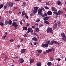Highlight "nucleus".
Listing matches in <instances>:
<instances>
[{
  "label": "nucleus",
  "instance_id": "obj_1",
  "mask_svg": "<svg viewBox=\"0 0 66 66\" xmlns=\"http://www.w3.org/2000/svg\"><path fill=\"white\" fill-rule=\"evenodd\" d=\"M58 13L56 11V12H53V13L54 14H55L57 15H61V14H63V11H61L59 10L58 11Z\"/></svg>",
  "mask_w": 66,
  "mask_h": 66
},
{
  "label": "nucleus",
  "instance_id": "obj_2",
  "mask_svg": "<svg viewBox=\"0 0 66 66\" xmlns=\"http://www.w3.org/2000/svg\"><path fill=\"white\" fill-rule=\"evenodd\" d=\"M47 33H49V32H51V33H53V32H52V28H51L48 27L47 29Z\"/></svg>",
  "mask_w": 66,
  "mask_h": 66
},
{
  "label": "nucleus",
  "instance_id": "obj_3",
  "mask_svg": "<svg viewBox=\"0 0 66 66\" xmlns=\"http://www.w3.org/2000/svg\"><path fill=\"white\" fill-rule=\"evenodd\" d=\"M46 43L50 45H53V40L51 42H50V41H47Z\"/></svg>",
  "mask_w": 66,
  "mask_h": 66
},
{
  "label": "nucleus",
  "instance_id": "obj_4",
  "mask_svg": "<svg viewBox=\"0 0 66 66\" xmlns=\"http://www.w3.org/2000/svg\"><path fill=\"white\" fill-rule=\"evenodd\" d=\"M38 15L40 14L41 13H42V12H43V10L41 9L40 8H39L38 11Z\"/></svg>",
  "mask_w": 66,
  "mask_h": 66
},
{
  "label": "nucleus",
  "instance_id": "obj_5",
  "mask_svg": "<svg viewBox=\"0 0 66 66\" xmlns=\"http://www.w3.org/2000/svg\"><path fill=\"white\" fill-rule=\"evenodd\" d=\"M12 26H14L15 28H16V27H18V24H16L15 22H13L12 23Z\"/></svg>",
  "mask_w": 66,
  "mask_h": 66
},
{
  "label": "nucleus",
  "instance_id": "obj_6",
  "mask_svg": "<svg viewBox=\"0 0 66 66\" xmlns=\"http://www.w3.org/2000/svg\"><path fill=\"white\" fill-rule=\"evenodd\" d=\"M42 47H48L49 45L47 44H42L41 45Z\"/></svg>",
  "mask_w": 66,
  "mask_h": 66
},
{
  "label": "nucleus",
  "instance_id": "obj_7",
  "mask_svg": "<svg viewBox=\"0 0 66 66\" xmlns=\"http://www.w3.org/2000/svg\"><path fill=\"white\" fill-rule=\"evenodd\" d=\"M19 61L21 63H22L24 62V60L23 59L21 58L19 60Z\"/></svg>",
  "mask_w": 66,
  "mask_h": 66
},
{
  "label": "nucleus",
  "instance_id": "obj_8",
  "mask_svg": "<svg viewBox=\"0 0 66 66\" xmlns=\"http://www.w3.org/2000/svg\"><path fill=\"white\" fill-rule=\"evenodd\" d=\"M54 43L56 45H58L59 44V43L57 41H55L53 40V43Z\"/></svg>",
  "mask_w": 66,
  "mask_h": 66
},
{
  "label": "nucleus",
  "instance_id": "obj_9",
  "mask_svg": "<svg viewBox=\"0 0 66 66\" xmlns=\"http://www.w3.org/2000/svg\"><path fill=\"white\" fill-rule=\"evenodd\" d=\"M48 19H49V17L48 16H46L43 19L44 21H46L48 20Z\"/></svg>",
  "mask_w": 66,
  "mask_h": 66
},
{
  "label": "nucleus",
  "instance_id": "obj_10",
  "mask_svg": "<svg viewBox=\"0 0 66 66\" xmlns=\"http://www.w3.org/2000/svg\"><path fill=\"white\" fill-rule=\"evenodd\" d=\"M52 14V12L50 11H49L47 12V15H51Z\"/></svg>",
  "mask_w": 66,
  "mask_h": 66
},
{
  "label": "nucleus",
  "instance_id": "obj_11",
  "mask_svg": "<svg viewBox=\"0 0 66 66\" xmlns=\"http://www.w3.org/2000/svg\"><path fill=\"white\" fill-rule=\"evenodd\" d=\"M27 13H26L25 12L23 11L22 14V16H23L24 15H25L26 16V15H27Z\"/></svg>",
  "mask_w": 66,
  "mask_h": 66
},
{
  "label": "nucleus",
  "instance_id": "obj_12",
  "mask_svg": "<svg viewBox=\"0 0 66 66\" xmlns=\"http://www.w3.org/2000/svg\"><path fill=\"white\" fill-rule=\"evenodd\" d=\"M21 53H24L26 51V49H22L21 50Z\"/></svg>",
  "mask_w": 66,
  "mask_h": 66
},
{
  "label": "nucleus",
  "instance_id": "obj_13",
  "mask_svg": "<svg viewBox=\"0 0 66 66\" xmlns=\"http://www.w3.org/2000/svg\"><path fill=\"white\" fill-rule=\"evenodd\" d=\"M34 59H30V64H31L32 63H33L34 61Z\"/></svg>",
  "mask_w": 66,
  "mask_h": 66
},
{
  "label": "nucleus",
  "instance_id": "obj_14",
  "mask_svg": "<svg viewBox=\"0 0 66 66\" xmlns=\"http://www.w3.org/2000/svg\"><path fill=\"white\" fill-rule=\"evenodd\" d=\"M52 11H56H56H57V10H56V9H55L54 7H52Z\"/></svg>",
  "mask_w": 66,
  "mask_h": 66
},
{
  "label": "nucleus",
  "instance_id": "obj_15",
  "mask_svg": "<svg viewBox=\"0 0 66 66\" xmlns=\"http://www.w3.org/2000/svg\"><path fill=\"white\" fill-rule=\"evenodd\" d=\"M13 4L12 3L11 4L8 5V7H9V6H10V7H12L13 6Z\"/></svg>",
  "mask_w": 66,
  "mask_h": 66
},
{
  "label": "nucleus",
  "instance_id": "obj_16",
  "mask_svg": "<svg viewBox=\"0 0 66 66\" xmlns=\"http://www.w3.org/2000/svg\"><path fill=\"white\" fill-rule=\"evenodd\" d=\"M37 51L39 53H41L42 52V51L40 50H37Z\"/></svg>",
  "mask_w": 66,
  "mask_h": 66
},
{
  "label": "nucleus",
  "instance_id": "obj_17",
  "mask_svg": "<svg viewBox=\"0 0 66 66\" xmlns=\"http://www.w3.org/2000/svg\"><path fill=\"white\" fill-rule=\"evenodd\" d=\"M47 65L48 66H51V65H52V63L50 62H48L47 63Z\"/></svg>",
  "mask_w": 66,
  "mask_h": 66
},
{
  "label": "nucleus",
  "instance_id": "obj_18",
  "mask_svg": "<svg viewBox=\"0 0 66 66\" xmlns=\"http://www.w3.org/2000/svg\"><path fill=\"white\" fill-rule=\"evenodd\" d=\"M44 23L47 24H48V25H49V24H50V23L48 21H44Z\"/></svg>",
  "mask_w": 66,
  "mask_h": 66
},
{
  "label": "nucleus",
  "instance_id": "obj_19",
  "mask_svg": "<svg viewBox=\"0 0 66 66\" xmlns=\"http://www.w3.org/2000/svg\"><path fill=\"white\" fill-rule=\"evenodd\" d=\"M62 39L64 41H66V37L65 36L63 37L62 38Z\"/></svg>",
  "mask_w": 66,
  "mask_h": 66
},
{
  "label": "nucleus",
  "instance_id": "obj_20",
  "mask_svg": "<svg viewBox=\"0 0 66 66\" xmlns=\"http://www.w3.org/2000/svg\"><path fill=\"white\" fill-rule=\"evenodd\" d=\"M8 23L9 24L11 25L12 23V21L11 20H9V21Z\"/></svg>",
  "mask_w": 66,
  "mask_h": 66
},
{
  "label": "nucleus",
  "instance_id": "obj_21",
  "mask_svg": "<svg viewBox=\"0 0 66 66\" xmlns=\"http://www.w3.org/2000/svg\"><path fill=\"white\" fill-rule=\"evenodd\" d=\"M61 35L62 37H64V36H65L66 35L64 33H63L61 34Z\"/></svg>",
  "mask_w": 66,
  "mask_h": 66
},
{
  "label": "nucleus",
  "instance_id": "obj_22",
  "mask_svg": "<svg viewBox=\"0 0 66 66\" xmlns=\"http://www.w3.org/2000/svg\"><path fill=\"white\" fill-rule=\"evenodd\" d=\"M33 13L34 14H35L37 12V11L36 10H33Z\"/></svg>",
  "mask_w": 66,
  "mask_h": 66
},
{
  "label": "nucleus",
  "instance_id": "obj_23",
  "mask_svg": "<svg viewBox=\"0 0 66 66\" xmlns=\"http://www.w3.org/2000/svg\"><path fill=\"white\" fill-rule=\"evenodd\" d=\"M32 39L35 41H37V39L35 37H34L32 38Z\"/></svg>",
  "mask_w": 66,
  "mask_h": 66
},
{
  "label": "nucleus",
  "instance_id": "obj_24",
  "mask_svg": "<svg viewBox=\"0 0 66 66\" xmlns=\"http://www.w3.org/2000/svg\"><path fill=\"white\" fill-rule=\"evenodd\" d=\"M35 29L37 32H39V28H35Z\"/></svg>",
  "mask_w": 66,
  "mask_h": 66
},
{
  "label": "nucleus",
  "instance_id": "obj_25",
  "mask_svg": "<svg viewBox=\"0 0 66 66\" xmlns=\"http://www.w3.org/2000/svg\"><path fill=\"white\" fill-rule=\"evenodd\" d=\"M3 7V5L2 4L0 5V9H1Z\"/></svg>",
  "mask_w": 66,
  "mask_h": 66
},
{
  "label": "nucleus",
  "instance_id": "obj_26",
  "mask_svg": "<svg viewBox=\"0 0 66 66\" xmlns=\"http://www.w3.org/2000/svg\"><path fill=\"white\" fill-rule=\"evenodd\" d=\"M37 66H40L42 65V64L40 63H38L37 64Z\"/></svg>",
  "mask_w": 66,
  "mask_h": 66
},
{
  "label": "nucleus",
  "instance_id": "obj_27",
  "mask_svg": "<svg viewBox=\"0 0 66 66\" xmlns=\"http://www.w3.org/2000/svg\"><path fill=\"white\" fill-rule=\"evenodd\" d=\"M56 28H57V26L54 25L53 27V30H54L55 29H56Z\"/></svg>",
  "mask_w": 66,
  "mask_h": 66
},
{
  "label": "nucleus",
  "instance_id": "obj_28",
  "mask_svg": "<svg viewBox=\"0 0 66 66\" xmlns=\"http://www.w3.org/2000/svg\"><path fill=\"white\" fill-rule=\"evenodd\" d=\"M40 15H41V16H42V17H45V14H42V13H40Z\"/></svg>",
  "mask_w": 66,
  "mask_h": 66
},
{
  "label": "nucleus",
  "instance_id": "obj_29",
  "mask_svg": "<svg viewBox=\"0 0 66 66\" xmlns=\"http://www.w3.org/2000/svg\"><path fill=\"white\" fill-rule=\"evenodd\" d=\"M38 7H34V9L35 10H36V11H37L38 9Z\"/></svg>",
  "mask_w": 66,
  "mask_h": 66
},
{
  "label": "nucleus",
  "instance_id": "obj_30",
  "mask_svg": "<svg viewBox=\"0 0 66 66\" xmlns=\"http://www.w3.org/2000/svg\"><path fill=\"white\" fill-rule=\"evenodd\" d=\"M46 5H50V3L47 2H46Z\"/></svg>",
  "mask_w": 66,
  "mask_h": 66
},
{
  "label": "nucleus",
  "instance_id": "obj_31",
  "mask_svg": "<svg viewBox=\"0 0 66 66\" xmlns=\"http://www.w3.org/2000/svg\"><path fill=\"white\" fill-rule=\"evenodd\" d=\"M27 30H28L29 32H30L31 30H32V28H28Z\"/></svg>",
  "mask_w": 66,
  "mask_h": 66
},
{
  "label": "nucleus",
  "instance_id": "obj_32",
  "mask_svg": "<svg viewBox=\"0 0 66 66\" xmlns=\"http://www.w3.org/2000/svg\"><path fill=\"white\" fill-rule=\"evenodd\" d=\"M8 23V21L7 20H6L5 21V24L6 25H7Z\"/></svg>",
  "mask_w": 66,
  "mask_h": 66
},
{
  "label": "nucleus",
  "instance_id": "obj_33",
  "mask_svg": "<svg viewBox=\"0 0 66 66\" xmlns=\"http://www.w3.org/2000/svg\"><path fill=\"white\" fill-rule=\"evenodd\" d=\"M23 30H27V27H23Z\"/></svg>",
  "mask_w": 66,
  "mask_h": 66
},
{
  "label": "nucleus",
  "instance_id": "obj_34",
  "mask_svg": "<svg viewBox=\"0 0 66 66\" xmlns=\"http://www.w3.org/2000/svg\"><path fill=\"white\" fill-rule=\"evenodd\" d=\"M6 37V35L3 36L2 37L3 39H4L5 38V37Z\"/></svg>",
  "mask_w": 66,
  "mask_h": 66
},
{
  "label": "nucleus",
  "instance_id": "obj_35",
  "mask_svg": "<svg viewBox=\"0 0 66 66\" xmlns=\"http://www.w3.org/2000/svg\"><path fill=\"white\" fill-rule=\"evenodd\" d=\"M50 60L51 61H52L53 60V58L52 57H51L50 58Z\"/></svg>",
  "mask_w": 66,
  "mask_h": 66
},
{
  "label": "nucleus",
  "instance_id": "obj_36",
  "mask_svg": "<svg viewBox=\"0 0 66 66\" xmlns=\"http://www.w3.org/2000/svg\"><path fill=\"white\" fill-rule=\"evenodd\" d=\"M23 36L25 37H27V36H28V34H25Z\"/></svg>",
  "mask_w": 66,
  "mask_h": 66
},
{
  "label": "nucleus",
  "instance_id": "obj_37",
  "mask_svg": "<svg viewBox=\"0 0 66 66\" xmlns=\"http://www.w3.org/2000/svg\"><path fill=\"white\" fill-rule=\"evenodd\" d=\"M57 3L58 5H60L61 3V2L60 1H58L57 2Z\"/></svg>",
  "mask_w": 66,
  "mask_h": 66
},
{
  "label": "nucleus",
  "instance_id": "obj_38",
  "mask_svg": "<svg viewBox=\"0 0 66 66\" xmlns=\"http://www.w3.org/2000/svg\"><path fill=\"white\" fill-rule=\"evenodd\" d=\"M43 26V25L42 24H40L39 25V27H42V26Z\"/></svg>",
  "mask_w": 66,
  "mask_h": 66
},
{
  "label": "nucleus",
  "instance_id": "obj_39",
  "mask_svg": "<svg viewBox=\"0 0 66 66\" xmlns=\"http://www.w3.org/2000/svg\"><path fill=\"white\" fill-rule=\"evenodd\" d=\"M7 6V5H5L4 7V9H6Z\"/></svg>",
  "mask_w": 66,
  "mask_h": 66
},
{
  "label": "nucleus",
  "instance_id": "obj_40",
  "mask_svg": "<svg viewBox=\"0 0 66 66\" xmlns=\"http://www.w3.org/2000/svg\"><path fill=\"white\" fill-rule=\"evenodd\" d=\"M19 57V56L18 55L15 58H14V59H18Z\"/></svg>",
  "mask_w": 66,
  "mask_h": 66
},
{
  "label": "nucleus",
  "instance_id": "obj_41",
  "mask_svg": "<svg viewBox=\"0 0 66 66\" xmlns=\"http://www.w3.org/2000/svg\"><path fill=\"white\" fill-rule=\"evenodd\" d=\"M40 21V20H39V19H38L37 20H36V22H39Z\"/></svg>",
  "mask_w": 66,
  "mask_h": 66
},
{
  "label": "nucleus",
  "instance_id": "obj_42",
  "mask_svg": "<svg viewBox=\"0 0 66 66\" xmlns=\"http://www.w3.org/2000/svg\"><path fill=\"white\" fill-rule=\"evenodd\" d=\"M45 8L47 10H48V9H49V7H48L47 6L45 7Z\"/></svg>",
  "mask_w": 66,
  "mask_h": 66
},
{
  "label": "nucleus",
  "instance_id": "obj_43",
  "mask_svg": "<svg viewBox=\"0 0 66 66\" xmlns=\"http://www.w3.org/2000/svg\"><path fill=\"white\" fill-rule=\"evenodd\" d=\"M0 25L1 26H4V24H3V23H1Z\"/></svg>",
  "mask_w": 66,
  "mask_h": 66
},
{
  "label": "nucleus",
  "instance_id": "obj_44",
  "mask_svg": "<svg viewBox=\"0 0 66 66\" xmlns=\"http://www.w3.org/2000/svg\"><path fill=\"white\" fill-rule=\"evenodd\" d=\"M25 16L26 17V18H27V19H28L29 18V17H28V16L27 15H26Z\"/></svg>",
  "mask_w": 66,
  "mask_h": 66
},
{
  "label": "nucleus",
  "instance_id": "obj_45",
  "mask_svg": "<svg viewBox=\"0 0 66 66\" xmlns=\"http://www.w3.org/2000/svg\"><path fill=\"white\" fill-rule=\"evenodd\" d=\"M48 51H49V52H51L52 51V50L51 49H50L48 50Z\"/></svg>",
  "mask_w": 66,
  "mask_h": 66
},
{
  "label": "nucleus",
  "instance_id": "obj_46",
  "mask_svg": "<svg viewBox=\"0 0 66 66\" xmlns=\"http://www.w3.org/2000/svg\"><path fill=\"white\" fill-rule=\"evenodd\" d=\"M41 9L42 10H43V11H45V9L42 7H41Z\"/></svg>",
  "mask_w": 66,
  "mask_h": 66
},
{
  "label": "nucleus",
  "instance_id": "obj_47",
  "mask_svg": "<svg viewBox=\"0 0 66 66\" xmlns=\"http://www.w3.org/2000/svg\"><path fill=\"white\" fill-rule=\"evenodd\" d=\"M20 14H21V12H19V13H18V15H20Z\"/></svg>",
  "mask_w": 66,
  "mask_h": 66
},
{
  "label": "nucleus",
  "instance_id": "obj_48",
  "mask_svg": "<svg viewBox=\"0 0 66 66\" xmlns=\"http://www.w3.org/2000/svg\"><path fill=\"white\" fill-rule=\"evenodd\" d=\"M10 42H11V43H12V42H13V39H12L10 40Z\"/></svg>",
  "mask_w": 66,
  "mask_h": 66
},
{
  "label": "nucleus",
  "instance_id": "obj_49",
  "mask_svg": "<svg viewBox=\"0 0 66 66\" xmlns=\"http://www.w3.org/2000/svg\"><path fill=\"white\" fill-rule=\"evenodd\" d=\"M23 38H22L21 39V40L20 41V42H22V41H23Z\"/></svg>",
  "mask_w": 66,
  "mask_h": 66
},
{
  "label": "nucleus",
  "instance_id": "obj_50",
  "mask_svg": "<svg viewBox=\"0 0 66 66\" xmlns=\"http://www.w3.org/2000/svg\"><path fill=\"white\" fill-rule=\"evenodd\" d=\"M46 52H47V53H49V51L48 50H47L46 51Z\"/></svg>",
  "mask_w": 66,
  "mask_h": 66
},
{
  "label": "nucleus",
  "instance_id": "obj_51",
  "mask_svg": "<svg viewBox=\"0 0 66 66\" xmlns=\"http://www.w3.org/2000/svg\"><path fill=\"white\" fill-rule=\"evenodd\" d=\"M37 44V42H35L34 43V44L35 45H36Z\"/></svg>",
  "mask_w": 66,
  "mask_h": 66
},
{
  "label": "nucleus",
  "instance_id": "obj_52",
  "mask_svg": "<svg viewBox=\"0 0 66 66\" xmlns=\"http://www.w3.org/2000/svg\"><path fill=\"white\" fill-rule=\"evenodd\" d=\"M57 61H61V60L60 59V58H59L57 59Z\"/></svg>",
  "mask_w": 66,
  "mask_h": 66
},
{
  "label": "nucleus",
  "instance_id": "obj_53",
  "mask_svg": "<svg viewBox=\"0 0 66 66\" xmlns=\"http://www.w3.org/2000/svg\"><path fill=\"white\" fill-rule=\"evenodd\" d=\"M20 24L21 25H22V24H23V23H22L21 22H20Z\"/></svg>",
  "mask_w": 66,
  "mask_h": 66
},
{
  "label": "nucleus",
  "instance_id": "obj_54",
  "mask_svg": "<svg viewBox=\"0 0 66 66\" xmlns=\"http://www.w3.org/2000/svg\"><path fill=\"white\" fill-rule=\"evenodd\" d=\"M43 54L45 55H46V52H43Z\"/></svg>",
  "mask_w": 66,
  "mask_h": 66
},
{
  "label": "nucleus",
  "instance_id": "obj_55",
  "mask_svg": "<svg viewBox=\"0 0 66 66\" xmlns=\"http://www.w3.org/2000/svg\"><path fill=\"white\" fill-rule=\"evenodd\" d=\"M17 19H16L14 20H13V21H17Z\"/></svg>",
  "mask_w": 66,
  "mask_h": 66
},
{
  "label": "nucleus",
  "instance_id": "obj_56",
  "mask_svg": "<svg viewBox=\"0 0 66 66\" xmlns=\"http://www.w3.org/2000/svg\"><path fill=\"white\" fill-rule=\"evenodd\" d=\"M44 14V15L45 16H47V13H45Z\"/></svg>",
  "mask_w": 66,
  "mask_h": 66
},
{
  "label": "nucleus",
  "instance_id": "obj_57",
  "mask_svg": "<svg viewBox=\"0 0 66 66\" xmlns=\"http://www.w3.org/2000/svg\"><path fill=\"white\" fill-rule=\"evenodd\" d=\"M34 35H36V36H38V35H37V34H36V33H34Z\"/></svg>",
  "mask_w": 66,
  "mask_h": 66
},
{
  "label": "nucleus",
  "instance_id": "obj_58",
  "mask_svg": "<svg viewBox=\"0 0 66 66\" xmlns=\"http://www.w3.org/2000/svg\"><path fill=\"white\" fill-rule=\"evenodd\" d=\"M7 59V57H5V59H4V61H6V59Z\"/></svg>",
  "mask_w": 66,
  "mask_h": 66
},
{
  "label": "nucleus",
  "instance_id": "obj_59",
  "mask_svg": "<svg viewBox=\"0 0 66 66\" xmlns=\"http://www.w3.org/2000/svg\"><path fill=\"white\" fill-rule=\"evenodd\" d=\"M58 24H60V23H61V22H57Z\"/></svg>",
  "mask_w": 66,
  "mask_h": 66
},
{
  "label": "nucleus",
  "instance_id": "obj_60",
  "mask_svg": "<svg viewBox=\"0 0 66 66\" xmlns=\"http://www.w3.org/2000/svg\"><path fill=\"white\" fill-rule=\"evenodd\" d=\"M9 13H10V14H11V13H12V11H9Z\"/></svg>",
  "mask_w": 66,
  "mask_h": 66
},
{
  "label": "nucleus",
  "instance_id": "obj_61",
  "mask_svg": "<svg viewBox=\"0 0 66 66\" xmlns=\"http://www.w3.org/2000/svg\"><path fill=\"white\" fill-rule=\"evenodd\" d=\"M54 26H57V23H55V24Z\"/></svg>",
  "mask_w": 66,
  "mask_h": 66
},
{
  "label": "nucleus",
  "instance_id": "obj_62",
  "mask_svg": "<svg viewBox=\"0 0 66 66\" xmlns=\"http://www.w3.org/2000/svg\"><path fill=\"white\" fill-rule=\"evenodd\" d=\"M22 21H24V22H25V20L23 19H22Z\"/></svg>",
  "mask_w": 66,
  "mask_h": 66
},
{
  "label": "nucleus",
  "instance_id": "obj_63",
  "mask_svg": "<svg viewBox=\"0 0 66 66\" xmlns=\"http://www.w3.org/2000/svg\"><path fill=\"white\" fill-rule=\"evenodd\" d=\"M33 13H31L30 14V16H33Z\"/></svg>",
  "mask_w": 66,
  "mask_h": 66
},
{
  "label": "nucleus",
  "instance_id": "obj_64",
  "mask_svg": "<svg viewBox=\"0 0 66 66\" xmlns=\"http://www.w3.org/2000/svg\"><path fill=\"white\" fill-rule=\"evenodd\" d=\"M58 45H59V46H60V45H61V43H59V44Z\"/></svg>",
  "mask_w": 66,
  "mask_h": 66
}]
</instances>
